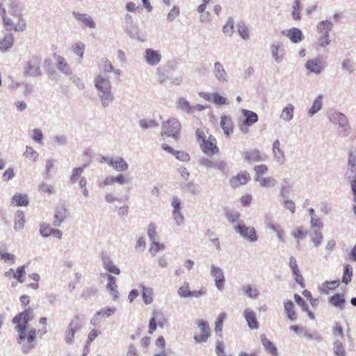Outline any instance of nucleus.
Segmentation results:
<instances>
[{
	"instance_id": "9",
	"label": "nucleus",
	"mask_w": 356,
	"mask_h": 356,
	"mask_svg": "<svg viewBox=\"0 0 356 356\" xmlns=\"http://www.w3.org/2000/svg\"><path fill=\"white\" fill-rule=\"evenodd\" d=\"M143 58L149 65L156 66L160 63L161 55L158 51L149 48L145 49Z\"/></svg>"
},
{
	"instance_id": "34",
	"label": "nucleus",
	"mask_w": 356,
	"mask_h": 356,
	"mask_svg": "<svg viewBox=\"0 0 356 356\" xmlns=\"http://www.w3.org/2000/svg\"><path fill=\"white\" fill-rule=\"evenodd\" d=\"M345 298L343 293H336L331 296L329 299V302L338 308L342 309L343 308V305L345 303Z\"/></svg>"
},
{
	"instance_id": "18",
	"label": "nucleus",
	"mask_w": 356,
	"mask_h": 356,
	"mask_svg": "<svg viewBox=\"0 0 356 356\" xmlns=\"http://www.w3.org/2000/svg\"><path fill=\"white\" fill-rule=\"evenodd\" d=\"M220 127L227 136H229L232 134L234 130V124L232 118L226 115H222L220 117Z\"/></svg>"
},
{
	"instance_id": "19",
	"label": "nucleus",
	"mask_w": 356,
	"mask_h": 356,
	"mask_svg": "<svg viewBox=\"0 0 356 356\" xmlns=\"http://www.w3.org/2000/svg\"><path fill=\"white\" fill-rule=\"evenodd\" d=\"M245 161L248 163H255L264 161V158L258 149H251L243 153Z\"/></svg>"
},
{
	"instance_id": "49",
	"label": "nucleus",
	"mask_w": 356,
	"mask_h": 356,
	"mask_svg": "<svg viewBox=\"0 0 356 356\" xmlns=\"http://www.w3.org/2000/svg\"><path fill=\"white\" fill-rule=\"evenodd\" d=\"M12 203L17 206H27L29 200L26 195L15 194L12 199Z\"/></svg>"
},
{
	"instance_id": "31",
	"label": "nucleus",
	"mask_w": 356,
	"mask_h": 356,
	"mask_svg": "<svg viewBox=\"0 0 356 356\" xmlns=\"http://www.w3.org/2000/svg\"><path fill=\"white\" fill-rule=\"evenodd\" d=\"M284 49L282 44H273L270 46V52L273 58L277 63H280L282 61L283 58L279 53H283Z\"/></svg>"
},
{
	"instance_id": "20",
	"label": "nucleus",
	"mask_w": 356,
	"mask_h": 356,
	"mask_svg": "<svg viewBox=\"0 0 356 356\" xmlns=\"http://www.w3.org/2000/svg\"><path fill=\"white\" fill-rule=\"evenodd\" d=\"M102 259L104 268L109 273L115 275L120 273V270L114 264L111 257L107 254H102Z\"/></svg>"
},
{
	"instance_id": "39",
	"label": "nucleus",
	"mask_w": 356,
	"mask_h": 356,
	"mask_svg": "<svg viewBox=\"0 0 356 356\" xmlns=\"http://www.w3.org/2000/svg\"><path fill=\"white\" fill-rule=\"evenodd\" d=\"M301 1L300 0H294L292 5L291 16L292 19L295 21L301 19Z\"/></svg>"
},
{
	"instance_id": "24",
	"label": "nucleus",
	"mask_w": 356,
	"mask_h": 356,
	"mask_svg": "<svg viewBox=\"0 0 356 356\" xmlns=\"http://www.w3.org/2000/svg\"><path fill=\"white\" fill-rule=\"evenodd\" d=\"M27 343L22 346V350L24 353H27L29 350L34 348V345L33 343L35 340L36 337V330L35 328L31 329L29 332L27 337Z\"/></svg>"
},
{
	"instance_id": "41",
	"label": "nucleus",
	"mask_w": 356,
	"mask_h": 356,
	"mask_svg": "<svg viewBox=\"0 0 356 356\" xmlns=\"http://www.w3.org/2000/svg\"><path fill=\"white\" fill-rule=\"evenodd\" d=\"M86 165H84L82 167L75 168L72 170V175L70 177V184H74L76 181L82 177V174L83 173L85 168H86Z\"/></svg>"
},
{
	"instance_id": "21",
	"label": "nucleus",
	"mask_w": 356,
	"mask_h": 356,
	"mask_svg": "<svg viewBox=\"0 0 356 356\" xmlns=\"http://www.w3.org/2000/svg\"><path fill=\"white\" fill-rule=\"evenodd\" d=\"M67 215V210L64 207H58L56 209L53 225L54 227H60L65 220Z\"/></svg>"
},
{
	"instance_id": "62",
	"label": "nucleus",
	"mask_w": 356,
	"mask_h": 356,
	"mask_svg": "<svg viewBox=\"0 0 356 356\" xmlns=\"http://www.w3.org/2000/svg\"><path fill=\"white\" fill-rule=\"evenodd\" d=\"M147 236L151 241L156 240V236H157L156 226L154 224L150 223L148 225Z\"/></svg>"
},
{
	"instance_id": "44",
	"label": "nucleus",
	"mask_w": 356,
	"mask_h": 356,
	"mask_svg": "<svg viewBox=\"0 0 356 356\" xmlns=\"http://www.w3.org/2000/svg\"><path fill=\"white\" fill-rule=\"evenodd\" d=\"M240 213L238 211L226 212L225 217L228 221L233 225V227L237 224H242L240 220Z\"/></svg>"
},
{
	"instance_id": "51",
	"label": "nucleus",
	"mask_w": 356,
	"mask_h": 356,
	"mask_svg": "<svg viewBox=\"0 0 356 356\" xmlns=\"http://www.w3.org/2000/svg\"><path fill=\"white\" fill-rule=\"evenodd\" d=\"M25 268L26 266H19L17 270L15 271L14 277L16 280H17L19 282L22 283L24 282V276L26 275L25 272Z\"/></svg>"
},
{
	"instance_id": "47",
	"label": "nucleus",
	"mask_w": 356,
	"mask_h": 356,
	"mask_svg": "<svg viewBox=\"0 0 356 356\" xmlns=\"http://www.w3.org/2000/svg\"><path fill=\"white\" fill-rule=\"evenodd\" d=\"M142 287V296L144 302L146 305H149L152 302V289L150 288H147L144 285L141 286Z\"/></svg>"
},
{
	"instance_id": "48",
	"label": "nucleus",
	"mask_w": 356,
	"mask_h": 356,
	"mask_svg": "<svg viewBox=\"0 0 356 356\" xmlns=\"http://www.w3.org/2000/svg\"><path fill=\"white\" fill-rule=\"evenodd\" d=\"M139 126L143 130L158 127L159 124L154 120L143 118L139 120Z\"/></svg>"
},
{
	"instance_id": "40",
	"label": "nucleus",
	"mask_w": 356,
	"mask_h": 356,
	"mask_svg": "<svg viewBox=\"0 0 356 356\" xmlns=\"http://www.w3.org/2000/svg\"><path fill=\"white\" fill-rule=\"evenodd\" d=\"M256 181L259 182L261 186L265 188H273L277 184V181L273 177L256 178Z\"/></svg>"
},
{
	"instance_id": "53",
	"label": "nucleus",
	"mask_w": 356,
	"mask_h": 356,
	"mask_svg": "<svg viewBox=\"0 0 356 356\" xmlns=\"http://www.w3.org/2000/svg\"><path fill=\"white\" fill-rule=\"evenodd\" d=\"M22 9L18 4L12 3L10 5L11 15L15 18H17L19 22L23 19L22 15L21 13Z\"/></svg>"
},
{
	"instance_id": "10",
	"label": "nucleus",
	"mask_w": 356,
	"mask_h": 356,
	"mask_svg": "<svg viewBox=\"0 0 356 356\" xmlns=\"http://www.w3.org/2000/svg\"><path fill=\"white\" fill-rule=\"evenodd\" d=\"M215 141L216 139L210 136L208 140L203 139L202 142H200L202 149L206 154L211 156L218 153V148Z\"/></svg>"
},
{
	"instance_id": "13",
	"label": "nucleus",
	"mask_w": 356,
	"mask_h": 356,
	"mask_svg": "<svg viewBox=\"0 0 356 356\" xmlns=\"http://www.w3.org/2000/svg\"><path fill=\"white\" fill-rule=\"evenodd\" d=\"M54 57L57 62L56 67L60 72L67 76L72 75V70L70 65L63 56L54 54Z\"/></svg>"
},
{
	"instance_id": "26",
	"label": "nucleus",
	"mask_w": 356,
	"mask_h": 356,
	"mask_svg": "<svg viewBox=\"0 0 356 356\" xmlns=\"http://www.w3.org/2000/svg\"><path fill=\"white\" fill-rule=\"evenodd\" d=\"M241 112L244 117L243 120L244 124L252 125L258 121V115L255 112L247 109H242Z\"/></svg>"
},
{
	"instance_id": "12",
	"label": "nucleus",
	"mask_w": 356,
	"mask_h": 356,
	"mask_svg": "<svg viewBox=\"0 0 356 356\" xmlns=\"http://www.w3.org/2000/svg\"><path fill=\"white\" fill-rule=\"evenodd\" d=\"M273 156L275 162L282 165L286 161V157L284 150L281 148V144L278 139L273 143Z\"/></svg>"
},
{
	"instance_id": "55",
	"label": "nucleus",
	"mask_w": 356,
	"mask_h": 356,
	"mask_svg": "<svg viewBox=\"0 0 356 356\" xmlns=\"http://www.w3.org/2000/svg\"><path fill=\"white\" fill-rule=\"evenodd\" d=\"M68 327L76 332L80 330L82 327V323L79 316H75L70 323Z\"/></svg>"
},
{
	"instance_id": "60",
	"label": "nucleus",
	"mask_w": 356,
	"mask_h": 356,
	"mask_svg": "<svg viewBox=\"0 0 356 356\" xmlns=\"http://www.w3.org/2000/svg\"><path fill=\"white\" fill-rule=\"evenodd\" d=\"M212 102L217 105H224L229 104L227 98L221 96L217 92L213 93Z\"/></svg>"
},
{
	"instance_id": "57",
	"label": "nucleus",
	"mask_w": 356,
	"mask_h": 356,
	"mask_svg": "<svg viewBox=\"0 0 356 356\" xmlns=\"http://www.w3.org/2000/svg\"><path fill=\"white\" fill-rule=\"evenodd\" d=\"M342 70L353 73L355 70V63L350 59H344L341 63Z\"/></svg>"
},
{
	"instance_id": "42",
	"label": "nucleus",
	"mask_w": 356,
	"mask_h": 356,
	"mask_svg": "<svg viewBox=\"0 0 356 356\" xmlns=\"http://www.w3.org/2000/svg\"><path fill=\"white\" fill-rule=\"evenodd\" d=\"M72 49L74 54H76L77 56H79V59L77 60V62L79 63H81L83 58V54H84V49H85V45L82 42H78L72 45Z\"/></svg>"
},
{
	"instance_id": "22",
	"label": "nucleus",
	"mask_w": 356,
	"mask_h": 356,
	"mask_svg": "<svg viewBox=\"0 0 356 356\" xmlns=\"http://www.w3.org/2000/svg\"><path fill=\"white\" fill-rule=\"evenodd\" d=\"M305 67L310 72L317 74H320L323 70L322 61L318 59L307 60Z\"/></svg>"
},
{
	"instance_id": "45",
	"label": "nucleus",
	"mask_w": 356,
	"mask_h": 356,
	"mask_svg": "<svg viewBox=\"0 0 356 356\" xmlns=\"http://www.w3.org/2000/svg\"><path fill=\"white\" fill-rule=\"evenodd\" d=\"M242 291L250 298L256 299L259 296V291L257 289H253L251 285H243L241 288Z\"/></svg>"
},
{
	"instance_id": "25",
	"label": "nucleus",
	"mask_w": 356,
	"mask_h": 356,
	"mask_svg": "<svg viewBox=\"0 0 356 356\" xmlns=\"http://www.w3.org/2000/svg\"><path fill=\"white\" fill-rule=\"evenodd\" d=\"M111 166L118 172H124L129 168V165L127 161L120 156L114 158L113 162L111 163Z\"/></svg>"
},
{
	"instance_id": "30",
	"label": "nucleus",
	"mask_w": 356,
	"mask_h": 356,
	"mask_svg": "<svg viewBox=\"0 0 356 356\" xmlns=\"http://www.w3.org/2000/svg\"><path fill=\"white\" fill-rule=\"evenodd\" d=\"M73 15L76 20L83 22L86 26L90 27V28L95 27V22L93 21L92 17L90 16H89L88 15L81 14L79 13L74 12Z\"/></svg>"
},
{
	"instance_id": "14",
	"label": "nucleus",
	"mask_w": 356,
	"mask_h": 356,
	"mask_svg": "<svg viewBox=\"0 0 356 356\" xmlns=\"http://www.w3.org/2000/svg\"><path fill=\"white\" fill-rule=\"evenodd\" d=\"M243 316L247 321L248 325L250 329L254 330L259 328V323L257 320L255 312L251 309H245Z\"/></svg>"
},
{
	"instance_id": "54",
	"label": "nucleus",
	"mask_w": 356,
	"mask_h": 356,
	"mask_svg": "<svg viewBox=\"0 0 356 356\" xmlns=\"http://www.w3.org/2000/svg\"><path fill=\"white\" fill-rule=\"evenodd\" d=\"M206 236L211 240L213 245L216 247V250L218 251H220L221 248L220 245V241L214 232L209 229L206 232Z\"/></svg>"
},
{
	"instance_id": "61",
	"label": "nucleus",
	"mask_w": 356,
	"mask_h": 356,
	"mask_svg": "<svg viewBox=\"0 0 356 356\" xmlns=\"http://www.w3.org/2000/svg\"><path fill=\"white\" fill-rule=\"evenodd\" d=\"M226 318L225 313H221L217 318L215 322V331L216 332H221L222 329V324L225 318Z\"/></svg>"
},
{
	"instance_id": "1",
	"label": "nucleus",
	"mask_w": 356,
	"mask_h": 356,
	"mask_svg": "<svg viewBox=\"0 0 356 356\" xmlns=\"http://www.w3.org/2000/svg\"><path fill=\"white\" fill-rule=\"evenodd\" d=\"M95 87L98 92L102 106L106 108L114 100L112 85L110 79L104 75L99 74L94 79Z\"/></svg>"
},
{
	"instance_id": "5",
	"label": "nucleus",
	"mask_w": 356,
	"mask_h": 356,
	"mask_svg": "<svg viewBox=\"0 0 356 356\" xmlns=\"http://www.w3.org/2000/svg\"><path fill=\"white\" fill-rule=\"evenodd\" d=\"M180 129L181 124L178 120L175 118H171L163 124L162 136L163 137L172 136L175 140H177Z\"/></svg>"
},
{
	"instance_id": "7",
	"label": "nucleus",
	"mask_w": 356,
	"mask_h": 356,
	"mask_svg": "<svg viewBox=\"0 0 356 356\" xmlns=\"http://www.w3.org/2000/svg\"><path fill=\"white\" fill-rule=\"evenodd\" d=\"M197 325L200 331V334H195V341L197 343L206 342L211 335L209 323L204 320H198Z\"/></svg>"
},
{
	"instance_id": "28",
	"label": "nucleus",
	"mask_w": 356,
	"mask_h": 356,
	"mask_svg": "<svg viewBox=\"0 0 356 356\" xmlns=\"http://www.w3.org/2000/svg\"><path fill=\"white\" fill-rule=\"evenodd\" d=\"M25 225V216L22 211L18 210L15 214L14 229L16 232L22 230Z\"/></svg>"
},
{
	"instance_id": "63",
	"label": "nucleus",
	"mask_w": 356,
	"mask_h": 356,
	"mask_svg": "<svg viewBox=\"0 0 356 356\" xmlns=\"http://www.w3.org/2000/svg\"><path fill=\"white\" fill-rule=\"evenodd\" d=\"M165 245L156 241H152V245L149 252L152 254L155 255L159 250H164Z\"/></svg>"
},
{
	"instance_id": "32",
	"label": "nucleus",
	"mask_w": 356,
	"mask_h": 356,
	"mask_svg": "<svg viewBox=\"0 0 356 356\" xmlns=\"http://www.w3.org/2000/svg\"><path fill=\"white\" fill-rule=\"evenodd\" d=\"M261 340L262 345L266 351L269 352L272 355L277 356V350L273 342H271L269 339H267L265 334L261 335Z\"/></svg>"
},
{
	"instance_id": "33",
	"label": "nucleus",
	"mask_w": 356,
	"mask_h": 356,
	"mask_svg": "<svg viewBox=\"0 0 356 356\" xmlns=\"http://www.w3.org/2000/svg\"><path fill=\"white\" fill-rule=\"evenodd\" d=\"M333 28V23L328 19L320 22L317 25V30L321 35H329Z\"/></svg>"
},
{
	"instance_id": "29",
	"label": "nucleus",
	"mask_w": 356,
	"mask_h": 356,
	"mask_svg": "<svg viewBox=\"0 0 356 356\" xmlns=\"http://www.w3.org/2000/svg\"><path fill=\"white\" fill-rule=\"evenodd\" d=\"M284 312L287 318L291 321H295L297 318L296 311L294 310V305L291 300H286L284 302Z\"/></svg>"
},
{
	"instance_id": "6",
	"label": "nucleus",
	"mask_w": 356,
	"mask_h": 356,
	"mask_svg": "<svg viewBox=\"0 0 356 356\" xmlns=\"http://www.w3.org/2000/svg\"><path fill=\"white\" fill-rule=\"evenodd\" d=\"M234 231L239 234L246 241L254 243L258 240L256 229L252 227H248L242 224H237L234 226Z\"/></svg>"
},
{
	"instance_id": "56",
	"label": "nucleus",
	"mask_w": 356,
	"mask_h": 356,
	"mask_svg": "<svg viewBox=\"0 0 356 356\" xmlns=\"http://www.w3.org/2000/svg\"><path fill=\"white\" fill-rule=\"evenodd\" d=\"M254 170L255 171L254 180L256 181V178H261L263 177V175L267 173L268 168L267 167V165L264 164H261L259 165H256Z\"/></svg>"
},
{
	"instance_id": "46",
	"label": "nucleus",
	"mask_w": 356,
	"mask_h": 356,
	"mask_svg": "<svg viewBox=\"0 0 356 356\" xmlns=\"http://www.w3.org/2000/svg\"><path fill=\"white\" fill-rule=\"evenodd\" d=\"M353 267L350 264H346L343 268V274L342 277V282L348 284L352 280Z\"/></svg>"
},
{
	"instance_id": "17",
	"label": "nucleus",
	"mask_w": 356,
	"mask_h": 356,
	"mask_svg": "<svg viewBox=\"0 0 356 356\" xmlns=\"http://www.w3.org/2000/svg\"><path fill=\"white\" fill-rule=\"evenodd\" d=\"M3 24L7 31L15 30V31H22L26 26L24 20H22L21 22L19 21L17 24H15L13 21L9 17H4Z\"/></svg>"
},
{
	"instance_id": "58",
	"label": "nucleus",
	"mask_w": 356,
	"mask_h": 356,
	"mask_svg": "<svg viewBox=\"0 0 356 356\" xmlns=\"http://www.w3.org/2000/svg\"><path fill=\"white\" fill-rule=\"evenodd\" d=\"M177 293L181 298H191V291L189 290V284L184 282V285L179 288Z\"/></svg>"
},
{
	"instance_id": "8",
	"label": "nucleus",
	"mask_w": 356,
	"mask_h": 356,
	"mask_svg": "<svg viewBox=\"0 0 356 356\" xmlns=\"http://www.w3.org/2000/svg\"><path fill=\"white\" fill-rule=\"evenodd\" d=\"M211 275L214 278L216 286L218 290L222 291L224 288V284L225 282L224 273L222 270L216 266L215 265H211Z\"/></svg>"
},
{
	"instance_id": "52",
	"label": "nucleus",
	"mask_w": 356,
	"mask_h": 356,
	"mask_svg": "<svg viewBox=\"0 0 356 356\" xmlns=\"http://www.w3.org/2000/svg\"><path fill=\"white\" fill-rule=\"evenodd\" d=\"M304 337L308 340H314L321 342L323 340V337L318 334L317 331L311 332L309 330H306L304 332Z\"/></svg>"
},
{
	"instance_id": "3",
	"label": "nucleus",
	"mask_w": 356,
	"mask_h": 356,
	"mask_svg": "<svg viewBox=\"0 0 356 356\" xmlns=\"http://www.w3.org/2000/svg\"><path fill=\"white\" fill-rule=\"evenodd\" d=\"M41 61V57L38 55L31 56L24 65V75L31 77L40 76L42 74Z\"/></svg>"
},
{
	"instance_id": "59",
	"label": "nucleus",
	"mask_w": 356,
	"mask_h": 356,
	"mask_svg": "<svg viewBox=\"0 0 356 356\" xmlns=\"http://www.w3.org/2000/svg\"><path fill=\"white\" fill-rule=\"evenodd\" d=\"M24 156L29 160L35 162L38 159V154L33 149L32 147L26 146Z\"/></svg>"
},
{
	"instance_id": "37",
	"label": "nucleus",
	"mask_w": 356,
	"mask_h": 356,
	"mask_svg": "<svg viewBox=\"0 0 356 356\" xmlns=\"http://www.w3.org/2000/svg\"><path fill=\"white\" fill-rule=\"evenodd\" d=\"M14 42V38L12 34H6L3 39L0 41V50L3 51H6L9 49H10Z\"/></svg>"
},
{
	"instance_id": "2",
	"label": "nucleus",
	"mask_w": 356,
	"mask_h": 356,
	"mask_svg": "<svg viewBox=\"0 0 356 356\" xmlns=\"http://www.w3.org/2000/svg\"><path fill=\"white\" fill-rule=\"evenodd\" d=\"M33 318L34 312L30 307L16 315L13 318V323L14 324H17L15 329L19 332V338L17 339L19 343L25 340L26 330H27L26 324Z\"/></svg>"
},
{
	"instance_id": "11",
	"label": "nucleus",
	"mask_w": 356,
	"mask_h": 356,
	"mask_svg": "<svg viewBox=\"0 0 356 356\" xmlns=\"http://www.w3.org/2000/svg\"><path fill=\"white\" fill-rule=\"evenodd\" d=\"M282 34L290 39L293 43H299L304 40L302 31L298 28H291L282 31Z\"/></svg>"
},
{
	"instance_id": "38",
	"label": "nucleus",
	"mask_w": 356,
	"mask_h": 356,
	"mask_svg": "<svg viewBox=\"0 0 356 356\" xmlns=\"http://www.w3.org/2000/svg\"><path fill=\"white\" fill-rule=\"evenodd\" d=\"M322 99H323L322 95H318L314 99L312 107L308 111V113H307L308 115H309L310 117H312L322 108V106H323Z\"/></svg>"
},
{
	"instance_id": "64",
	"label": "nucleus",
	"mask_w": 356,
	"mask_h": 356,
	"mask_svg": "<svg viewBox=\"0 0 356 356\" xmlns=\"http://www.w3.org/2000/svg\"><path fill=\"white\" fill-rule=\"evenodd\" d=\"M310 238L314 245L316 247H318L322 242L323 235L321 233L314 231L312 234H311Z\"/></svg>"
},
{
	"instance_id": "4",
	"label": "nucleus",
	"mask_w": 356,
	"mask_h": 356,
	"mask_svg": "<svg viewBox=\"0 0 356 356\" xmlns=\"http://www.w3.org/2000/svg\"><path fill=\"white\" fill-rule=\"evenodd\" d=\"M328 120L334 124L338 125L339 129H341V131L349 134L351 127L348 123L347 117L339 111H332L327 115Z\"/></svg>"
},
{
	"instance_id": "23",
	"label": "nucleus",
	"mask_w": 356,
	"mask_h": 356,
	"mask_svg": "<svg viewBox=\"0 0 356 356\" xmlns=\"http://www.w3.org/2000/svg\"><path fill=\"white\" fill-rule=\"evenodd\" d=\"M214 75L216 79L221 82H227V72L224 69L223 65L218 61L214 63Z\"/></svg>"
},
{
	"instance_id": "43",
	"label": "nucleus",
	"mask_w": 356,
	"mask_h": 356,
	"mask_svg": "<svg viewBox=\"0 0 356 356\" xmlns=\"http://www.w3.org/2000/svg\"><path fill=\"white\" fill-rule=\"evenodd\" d=\"M234 20L233 17H229L227 19L225 24L223 26V28H222L223 33L227 36H229V37L232 36L234 32Z\"/></svg>"
},
{
	"instance_id": "27",
	"label": "nucleus",
	"mask_w": 356,
	"mask_h": 356,
	"mask_svg": "<svg viewBox=\"0 0 356 356\" xmlns=\"http://www.w3.org/2000/svg\"><path fill=\"white\" fill-rule=\"evenodd\" d=\"M348 172L353 174L356 168V147H351L348 150Z\"/></svg>"
},
{
	"instance_id": "35",
	"label": "nucleus",
	"mask_w": 356,
	"mask_h": 356,
	"mask_svg": "<svg viewBox=\"0 0 356 356\" xmlns=\"http://www.w3.org/2000/svg\"><path fill=\"white\" fill-rule=\"evenodd\" d=\"M295 107L292 104H288L282 110L280 118L286 122L293 119Z\"/></svg>"
},
{
	"instance_id": "16",
	"label": "nucleus",
	"mask_w": 356,
	"mask_h": 356,
	"mask_svg": "<svg viewBox=\"0 0 356 356\" xmlns=\"http://www.w3.org/2000/svg\"><path fill=\"white\" fill-rule=\"evenodd\" d=\"M127 31L131 38L140 42L146 41L145 34L139 29L138 26L134 24L127 26Z\"/></svg>"
},
{
	"instance_id": "50",
	"label": "nucleus",
	"mask_w": 356,
	"mask_h": 356,
	"mask_svg": "<svg viewBox=\"0 0 356 356\" xmlns=\"http://www.w3.org/2000/svg\"><path fill=\"white\" fill-rule=\"evenodd\" d=\"M333 351L335 356H346L345 348L339 340L334 342Z\"/></svg>"
},
{
	"instance_id": "36",
	"label": "nucleus",
	"mask_w": 356,
	"mask_h": 356,
	"mask_svg": "<svg viewBox=\"0 0 356 356\" xmlns=\"http://www.w3.org/2000/svg\"><path fill=\"white\" fill-rule=\"evenodd\" d=\"M177 107L179 110L182 111H185L188 113H193L192 105H191L190 102L184 97H179L177 100Z\"/></svg>"
},
{
	"instance_id": "15",
	"label": "nucleus",
	"mask_w": 356,
	"mask_h": 356,
	"mask_svg": "<svg viewBox=\"0 0 356 356\" xmlns=\"http://www.w3.org/2000/svg\"><path fill=\"white\" fill-rule=\"evenodd\" d=\"M250 179V175L246 171L239 172L236 177L230 179V185L234 188H237L241 185L245 184Z\"/></svg>"
}]
</instances>
